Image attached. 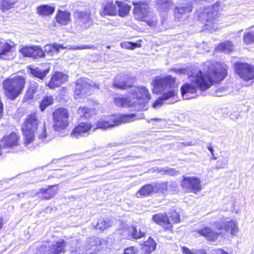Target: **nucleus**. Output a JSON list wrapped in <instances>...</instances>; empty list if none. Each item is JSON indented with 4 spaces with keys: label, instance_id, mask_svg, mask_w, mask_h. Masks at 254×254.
I'll return each instance as SVG.
<instances>
[{
    "label": "nucleus",
    "instance_id": "obj_10",
    "mask_svg": "<svg viewBox=\"0 0 254 254\" xmlns=\"http://www.w3.org/2000/svg\"><path fill=\"white\" fill-rule=\"evenodd\" d=\"M66 242L62 239L56 242L55 244L52 245L47 252V247L45 245H42L38 247L37 249V253L38 254H61L64 253L66 251L65 247Z\"/></svg>",
    "mask_w": 254,
    "mask_h": 254
},
{
    "label": "nucleus",
    "instance_id": "obj_28",
    "mask_svg": "<svg viewBox=\"0 0 254 254\" xmlns=\"http://www.w3.org/2000/svg\"><path fill=\"white\" fill-rule=\"evenodd\" d=\"M55 11V7L48 4H43L37 7V13L42 16L52 15Z\"/></svg>",
    "mask_w": 254,
    "mask_h": 254
},
{
    "label": "nucleus",
    "instance_id": "obj_11",
    "mask_svg": "<svg viewBox=\"0 0 254 254\" xmlns=\"http://www.w3.org/2000/svg\"><path fill=\"white\" fill-rule=\"evenodd\" d=\"M19 51L23 57L33 59H39L45 56L43 49L39 46H23Z\"/></svg>",
    "mask_w": 254,
    "mask_h": 254
},
{
    "label": "nucleus",
    "instance_id": "obj_29",
    "mask_svg": "<svg viewBox=\"0 0 254 254\" xmlns=\"http://www.w3.org/2000/svg\"><path fill=\"white\" fill-rule=\"evenodd\" d=\"M55 102V99L52 95H45L43 97L39 103V108L41 112H44L50 106L52 105Z\"/></svg>",
    "mask_w": 254,
    "mask_h": 254
},
{
    "label": "nucleus",
    "instance_id": "obj_56",
    "mask_svg": "<svg viewBox=\"0 0 254 254\" xmlns=\"http://www.w3.org/2000/svg\"><path fill=\"white\" fill-rule=\"evenodd\" d=\"M207 149L210 152L212 156H214V150L211 144H209L207 147Z\"/></svg>",
    "mask_w": 254,
    "mask_h": 254
},
{
    "label": "nucleus",
    "instance_id": "obj_41",
    "mask_svg": "<svg viewBox=\"0 0 254 254\" xmlns=\"http://www.w3.org/2000/svg\"><path fill=\"white\" fill-rule=\"evenodd\" d=\"M152 220L154 222H169L166 213H157L153 215Z\"/></svg>",
    "mask_w": 254,
    "mask_h": 254
},
{
    "label": "nucleus",
    "instance_id": "obj_52",
    "mask_svg": "<svg viewBox=\"0 0 254 254\" xmlns=\"http://www.w3.org/2000/svg\"><path fill=\"white\" fill-rule=\"evenodd\" d=\"M93 48V47L89 45H82L80 46H75L72 48L73 50H83V49H90Z\"/></svg>",
    "mask_w": 254,
    "mask_h": 254
},
{
    "label": "nucleus",
    "instance_id": "obj_26",
    "mask_svg": "<svg viewBox=\"0 0 254 254\" xmlns=\"http://www.w3.org/2000/svg\"><path fill=\"white\" fill-rule=\"evenodd\" d=\"M115 4L118 7L117 15L121 17L127 16L130 10L131 6L126 1L116 0Z\"/></svg>",
    "mask_w": 254,
    "mask_h": 254
},
{
    "label": "nucleus",
    "instance_id": "obj_8",
    "mask_svg": "<svg viewBox=\"0 0 254 254\" xmlns=\"http://www.w3.org/2000/svg\"><path fill=\"white\" fill-rule=\"evenodd\" d=\"M180 185L183 190L187 193L197 194L202 189L201 179L196 176H183Z\"/></svg>",
    "mask_w": 254,
    "mask_h": 254
},
{
    "label": "nucleus",
    "instance_id": "obj_50",
    "mask_svg": "<svg viewBox=\"0 0 254 254\" xmlns=\"http://www.w3.org/2000/svg\"><path fill=\"white\" fill-rule=\"evenodd\" d=\"M127 44L128 45V49L130 50H133L136 48H140L141 46L140 44H138L137 43H134L132 42H127Z\"/></svg>",
    "mask_w": 254,
    "mask_h": 254
},
{
    "label": "nucleus",
    "instance_id": "obj_22",
    "mask_svg": "<svg viewBox=\"0 0 254 254\" xmlns=\"http://www.w3.org/2000/svg\"><path fill=\"white\" fill-rule=\"evenodd\" d=\"M115 115H111L104 119L99 120L96 123V128L106 129L117 126Z\"/></svg>",
    "mask_w": 254,
    "mask_h": 254
},
{
    "label": "nucleus",
    "instance_id": "obj_12",
    "mask_svg": "<svg viewBox=\"0 0 254 254\" xmlns=\"http://www.w3.org/2000/svg\"><path fill=\"white\" fill-rule=\"evenodd\" d=\"M68 79V76L66 74L62 71H56L52 74L50 80L45 85L50 89H55L66 82Z\"/></svg>",
    "mask_w": 254,
    "mask_h": 254
},
{
    "label": "nucleus",
    "instance_id": "obj_42",
    "mask_svg": "<svg viewBox=\"0 0 254 254\" xmlns=\"http://www.w3.org/2000/svg\"><path fill=\"white\" fill-rule=\"evenodd\" d=\"M113 85L117 89H127L132 87L131 84H127V82H120L118 78H116L114 80Z\"/></svg>",
    "mask_w": 254,
    "mask_h": 254
},
{
    "label": "nucleus",
    "instance_id": "obj_19",
    "mask_svg": "<svg viewBox=\"0 0 254 254\" xmlns=\"http://www.w3.org/2000/svg\"><path fill=\"white\" fill-rule=\"evenodd\" d=\"M99 13L102 17L106 16H115L117 15L116 4L114 2L113 0L106 1L105 3L102 4Z\"/></svg>",
    "mask_w": 254,
    "mask_h": 254
},
{
    "label": "nucleus",
    "instance_id": "obj_48",
    "mask_svg": "<svg viewBox=\"0 0 254 254\" xmlns=\"http://www.w3.org/2000/svg\"><path fill=\"white\" fill-rule=\"evenodd\" d=\"M176 94L175 91L170 90L163 94L162 97L164 100H166L170 98L174 97Z\"/></svg>",
    "mask_w": 254,
    "mask_h": 254
},
{
    "label": "nucleus",
    "instance_id": "obj_47",
    "mask_svg": "<svg viewBox=\"0 0 254 254\" xmlns=\"http://www.w3.org/2000/svg\"><path fill=\"white\" fill-rule=\"evenodd\" d=\"M137 250L133 246L129 247L124 250L122 254H136Z\"/></svg>",
    "mask_w": 254,
    "mask_h": 254
},
{
    "label": "nucleus",
    "instance_id": "obj_37",
    "mask_svg": "<svg viewBox=\"0 0 254 254\" xmlns=\"http://www.w3.org/2000/svg\"><path fill=\"white\" fill-rule=\"evenodd\" d=\"M134 117V114H123L119 116L115 115V119L117 122L116 124L118 126L123 123L130 122L132 121V119Z\"/></svg>",
    "mask_w": 254,
    "mask_h": 254
},
{
    "label": "nucleus",
    "instance_id": "obj_55",
    "mask_svg": "<svg viewBox=\"0 0 254 254\" xmlns=\"http://www.w3.org/2000/svg\"><path fill=\"white\" fill-rule=\"evenodd\" d=\"M233 226H231L232 227L231 233L232 234H234L236 232L238 231V229L235 225V223H233Z\"/></svg>",
    "mask_w": 254,
    "mask_h": 254
},
{
    "label": "nucleus",
    "instance_id": "obj_53",
    "mask_svg": "<svg viewBox=\"0 0 254 254\" xmlns=\"http://www.w3.org/2000/svg\"><path fill=\"white\" fill-rule=\"evenodd\" d=\"M47 137V132L45 127L43 128L42 132L38 136L40 139H44Z\"/></svg>",
    "mask_w": 254,
    "mask_h": 254
},
{
    "label": "nucleus",
    "instance_id": "obj_49",
    "mask_svg": "<svg viewBox=\"0 0 254 254\" xmlns=\"http://www.w3.org/2000/svg\"><path fill=\"white\" fill-rule=\"evenodd\" d=\"M163 97H159L152 104V107L154 108H156L158 106H160L163 103Z\"/></svg>",
    "mask_w": 254,
    "mask_h": 254
},
{
    "label": "nucleus",
    "instance_id": "obj_15",
    "mask_svg": "<svg viewBox=\"0 0 254 254\" xmlns=\"http://www.w3.org/2000/svg\"><path fill=\"white\" fill-rule=\"evenodd\" d=\"M133 94L139 105L147 104L151 99L149 90L144 86L137 87V90Z\"/></svg>",
    "mask_w": 254,
    "mask_h": 254
},
{
    "label": "nucleus",
    "instance_id": "obj_18",
    "mask_svg": "<svg viewBox=\"0 0 254 254\" xmlns=\"http://www.w3.org/2000/svg\"><path fill=\"white\" fill-rule=\"evenodd\" d=\"M93 126L91 123L81 122L73 128L71 132V136L78 138L90 131Z\"/></svg>",
    "mask_w": 254,
    "mask_h": 254
},
{
    "label": "nucleus",
    "instance_id": "obj_60",
    "mask_svg": "<svg viewBox=\"0 0 254 254\" xmlns=\"http://www.w3.org/2000/svg\"><path fill=\"white\" fill-rule=\"evenodd\" d=\"M194 1L200 2V1H206L207 0H193Z\"/></svg>",
    "mask_w": 254,
    "mask_h": 254
},
{
    "label": "nucleus",
    "instance_id": "obj_57",
    "mask_svg": "<svg viewBox=\"0 0 254 254\" xmlns=\"http://www.w3.org/2000/svg\"><path fill=\"white\" fill-rule=\"evenodd\" d=\"M216 252H219L220 254H228V253L223 249H218L215 250Z\"/></svg>",
    "mask_w": 254,
    "mask_h": 254
},
{
    "label": "nucleus",
    "instance_id": "obj_54",
    "mask_svg": "<svg viewBox=\"0 0 254 254\" xmlns=\"http://www.w3.org/2000/svg\"><path fill=\"white\" fill-rule=\"evenodd\" d=\"M146 24L149 26H151V27H153V26H156L157 22V21H154V20H151V21H147L146 19V21H145Z\"/></svg>",
    "mask_w": 254,
    "mask_h": 254
},
{
    "label": "nucleus",
    "instance_id": "obj_7",
    "mask_svg": "<svg viewBox=\"0 0 254 254\" xmlns=\"http://www.w3.org/2000/svg\"><path fill=\"white\" fill-rule=\"evenodd\" d=\"M235 73L245 81L254 80V65L246 62H237L233 64Z\"/></svg>",
    "mask_w": 254,
    "mask_h": 254
},
{
    "label": "nucleus",
    "instance_id": "obj_20",
    "mask_svg": "<svg viewBox=\"0 0 254 254\" xmlns=\"http://www.w3.org/2000/svg\"><path fill=\"white\" fill-rule=\"evenodd\" d=\"M195 232L210 242L216 241L220 235V233L214 232L209 227H204L199 230H196Z\"/></svg>",
    "mask_w": 254,
    "mask_h": 254
},
{
    "label": "nucleus",
    "instance_id": "obj_61",
    "mask_svg": "<svg viewBox=\"0 0 254 254\" xmlns=\"http://www.w3.org/2000/svg\"><path fill=\"white\" fill-rule=\"evenodd\" d=\"M217 5V6H219V3H218V2H216L215 4H214L213 5V6H214V5Z\"/></svg>",
    "mask_w": 254,
    "mask_h": 254
},
{
    "label": "nucleus",
    "instance_id": "obj_25",
    "mask_svg": "<svg viewBox=\"0 0 254 254\" xmlns=\"http://www.w3.org/2000/svg\"><path fill=\"white\" fill-rule=\"evenodd\" d=\"M76 113L81 119H89L97 114L95 108H89L86 106H80L76 111Z\"/></svg>",
    "mask_w": 254,
    "mask_h": 254
},
{
    "label": "nucleus",
    "instance_id": "obj_38",
    "mask_svg": "<svg viewBox=\"0 0 254 254\" xmlns=\"http://www.w3.org/2000/svg\"><path fill=\"white\" fill-rule=\"evenodd\" d=\"M152 85L153 86L154 89L156 90L157 91H159L161 88H165L164 77H156L153 80Z\"/></svg>",
    "mask_w": 254,
    "mask_h": 254
},
{
    "label": "nucleus",
    "instance_id": "obj_45",
    "mask_svg": "<svg viewBox=\"0 0 254 254\" xmlns=\"http://www.w3.org/2000/svg\"><path fill=\"white\" fill-rule=\"evenodd\" d=\"M47 47H48L49 51L48 52H56L57 53L59 52L60 50H63L65 49V47H64L62 44L53 43L52 44H49L46 45Z\"/></svg>",
    "mask_w": 254,
    "mask_h": 254
},
{
    "label": "nucleus",
    "instance_id": "obj_44",
    "mask_svg": "<svg viewBox=\"0 0 254 254\" xmlns=\"http://www.w3.org/2000/svg\"><path fill=\"white\" fill-rule=\"evenodd\" d=\"M164 80L165 83V88H172L174 87L176 83V78L173 77L171 75H166L164 76Z\"/></svg>",
    "mask_w": 254,
    "mask_h": 254
},
{
    "label": "nucleus",
    "instance_id": "obj_62",
    "mask_svg": "<svg viewBox=\"0 0 254 254\" xmlns=\"http://www.w3.org/2000/svg\"><path fill=\"white\" fill-rule=\"evenodd\" d=\"M98 225H99V223H97V225L96 226V228L97 229H98V228H97V227H98Z\"/></svg>",
    "mask_w": 254,
    "mask_h": 254
},
{
    "label": "nucleus",
    "instance_id": "obj_63",
    "mask_svg": "<svg viewBox=\"0 0 254 254\" xmlns=\"http://www.w3.org/2000/svg\"><path fill=\"white\" fill-rule=\"evenodd\" d=\"M252 27H254V25L253 26H252Z\"/></svg>",
    "mask_w": 254,
    "mask_h": 254
},
{
    "label": "nucleus",
    "instance_id": "obj_4",
    "mask_svg": "<svg viewBox=\"0 0 254 254\" xmlns=\"http://www.w3.org/2000/svg\"><path fill=\"white\" fill-rule=\"evenodd\" d=\"M69 117L70 112L67 108L60 106L56 108L52 113L54 129L59 132L66 130L69 126Z\"/></svg>",
    "mask_w": 254,
    "mask_h": 254
},
{
    "label": "nucleus",
    "instance_id": "obj_6",
    "mask_svg": "<svg viewBox=\"0 0 254 254\" xmlns=\"http://www.w3.org/2000/svg\"><path fill=\"white\" fill-rule=\"evenodd\" d=\"M99 89L100 85L97 83H89L82 79H79L75 83L74 95L76 98H85L92 95L94 90Z\"/></svg>",
    "mask_w": 254,
    "mask_h": 254
},
{
    "label": "nucleus",
    "instance_id": "obj_5",
    "mask_svg": "<svg viewBox=\"0 0 254 254\" xmlns=\"http://www.w3.org/2000/svg\"><path fill=\"white\" fill-rule=\"evenodd\" d=\"M175 72L180 74H186L189 79L195 77L196 83L201 88H203L207 85L208 80L206 79L207 78L202 76V73L203 72V63L201 64V69H198L195 66H190L177 69Z\"/></svg>",
    "mask_w": 254,
    "mask_h": 254
},
{
    "label": "nucleus",
    "instance_id": "obj_43",
    "mask_svg": "<svg viewBox=\"0 0 254 254\" xmlns=\"http://www.w3.org/2000/svg\"><path fill=\"white\" fill-rule=\"evenodd\" d=\"M243 41L246 45L254 43V31H249L243 34Z\"/></svg>",
    "mask_w": 254,
    "mask_h": 254
},
{
    "label": "nucleus",
    "instance_id": "obj_40",
    "mask_svg": "<svg viewBox=\"0 0 254 254\" xmlns=\"http://www.w3.org/2000/svg\"><path fill=\"white\" fill-rule=\"evenodd\" d=\"M77 19L82 24L86 23L91 21V14L89 12H79L77 15Z\"/></svg>",
    "mask_w": 254,
    "mask_h": 254
},
{
    "label": "nucleus",
    "instance_id": "obj_30",
    "mask_svg": "<svg viewBox=\"0 0 254 254\" xmlns=\"http://www.w3.org/2000/svg\"><path fill=\"white\" fill-rule=\"evenodd\" d=\"M155 4L159 10L167 12L173 6L174 2L172 0H156Z\"/></svg>",
    "mask_w": 254,
    "mask_h": 254
},
{
    "label": "nucleus",
    "instance_id": "obj_46",
    "mask_svg": "<svg viewBox=\"0 0 254 254\" xmlns=\"http://www.w3.org/2000/svg\"><path fill=\"white\" fill-rule=\"evenodd\" d=\"M170 218L169 221H171L172 222H180V216L176 211L170 212Z\"/></svg>",
    "mask_w": 254,
    "mask_h": 254
},
{
    "label": "nucleus",
    "instance_id": "obj_33",
    "mask_svg": "<svg viewBox=\"0 0 254 254\" xmlns=\"http://www.w3.org/2000/svg\"><path fill=\"white\" fill-rule=\"evenodd\" d=\"M18 0H0V9L2 12H6L15 7Z\"/></svg>",
    "mask_w": 254,
    "mask_h": 254
},
{
    "label": "nucleus",
    "instance_id": "obj_32",
    "mask_svg": "<svg viewBox=\"0 0 254 254\" xmlns=\"http://www.w3.org/2000/svg\"><path fill=\"white\" fill-rule=\"evenodd\" d=\"M28 69L30 73L34 77L39 78L41 80H43L46 78L50 70L49 68L45 69L44 70H41L38 67L33 68L31 67H29Z\"/></svg>",
    "mask_w": 254,
    "mask_h": 254
},
{
    "label": "nucleus",
    "instance_id": "obj_34",
    "mask_svg": "<svg viewBox=\"0 0 254 254\" xmlns=\"http://www.w3.org/2000/svg\"><path fill=\"white\" fill-rule=\"evenodd\" d=\"M217 49L220 51L231 53L234 50V45L231 41L226 40L220 43Z\"/></svg>",
    "mask_w": 254,
    "mask_h": 254
},
{
    "label": "nucleus",
    "instance_id": "obj_13",
    "mask_svg": "<svg viewBox=\"0 0 254 254\" xmlns=\"http://www.w3.org/2000/svg\"><path fill=\"white\" fill-rule=\"evenodd\" d=\"M103 249V241L99 238L91 237L85 246V252L86 254H97Z\"/></svg>",
    "mask_w": 254,
    "mask_h": 254
},
{
    "label": "nucleus",
    "instance_id": "obj_36",
    "mask_svg": "<svg viewBox=\"0 0 254 254\" xmlns=\"http://www.w3.org/2000/svg\"><path fill=\"white\" fill-rule=\"evenodd\" d=\"M127 231L128 235L134 239H140L145 235L144 232L141 231L140 229L138 231L136 227L134 226H131L128 228Z\"/></svg>",
    "mask_w": 254,
    "mask_h": 254
},
{
    "label": "nucleus",
    "instance_id": "obj_21",
    "mask_svg": "<svg viewBox=\"0 0 254 254\" xmlns=\"http://www.w3.org/2000/svg\"><path fill=\"white\" fill-rule=\"evenodd\" d=\"M56 22L61 26L67 25L71 21L70 13L66 10L58 9L55 17Z\"/></svg>",
    "mask_w": 254,
    "mask_h": 254
},
{
    "label": "nucleus",
    "instance_id": "obj_1",
    "mask_svg": "<svg viewBox=\"0 0 254 254\" xmlns=\"http://www.w3.org/2000/svg\"><path fill=\"white\" fill-rule=\"evenodd\" d=\"M228 66L224 63L206 61L203 63L202 76L206 77L208 80L207 85L204 88H201L195 82V77L190 78V83H185L181 86L180 90L182 96L188 93L194 94L197 88L201 91H205L210 88L214 83H219L223 80L228 74Z\"/></svg>",
    "mask_w": 254,
    "mask_h": 254
},
{
    "label": "nucleus",
    "instance_id": "obj_23",
    "mask_svg": "<svg viewBox=\"0 0 254 254\" xmlns=\"http://www.w3.org/2000/svg\"><path fill=\"white\" fill-rule=\"evenodd\" d=\"M58 185L49 186L46 189H41L38 192V194H42V196L40 197V200H47L52 198L58 192V189H54L55 187Z\"/></svg>",
    "mask_w": 254,
    "mask_h": 254
},
{
    "label": "nucleus",
    "instance_id": "obj_9",
    "mask_svg": "<svg viewBox=\"0 0 254 254\" xmlns=\"http://www.w3.org/2000/svg\"><path fill=\"white\" fill-rule=\"evenodd\" d=\"M133 14L135 19L140 21H146V18L148 16V9L149 8L148 2L147 0H140L133 1Z\"/></svg>",
    "mask_w": 254,
    "mask_h": 254
},
{
    "label": "nucleus",
    "instance_id": "obj_39",
    "mask_svg": "<svg viewBox=\"0 0 254 254\" xmlns=\"http://www.w3.org/2000/svg\"><path fill=\"white\" fill-rule=\"evenodd\" d=\"M154 193H164L168 189V183L163 182L160 183H156L154 185Z\"/></svg>",
    "mask_w": 254,
    "mask_h": 254
},
{
    "label": "nucleus",
    "instance_id": "obj_24",
    "mask_svg": "<svg viewBox=\"0 0 254 254\" xmlns=\"http://www.w3.org/2000/svg\"><path fill=\"white\" fill-rule=\"evenodd\" d=\"M192 10L193 5L190 2H188L184 6H176L174 10V16L178 19H180L183 15L191 12Z\"/></svg>",
    "mask_w": 254,
    "mask_h": 254
},
{
    "label": "nucleus",
    "instance_id": "obj_58",
    "mask_svg": "<svg viewBox=\"0 0 254 254\" xmlns=\"http://www.w3.org/2000/svg\"><path fill=\"white\" fill-rule=\"evenodd\" d=\"M197 252L199 254H207L206 250H205L204 249H199V250L197 251Z\"/></svg>",
    "mask_w": 254,
    "mask_h": 254
},
{
    "label": "nucleus",
    "instance_id": "obj_35",
    "mask_svg": "<svg viewBox=\"0 0 254 254\" xmlns=\"http://www.w3.org/2000/svg\"><path fill=\"white\" fill-rule=\"evenodd\" d=\"M154 193V187L151 184H146L142 187L137 192L139 196H148Z\"/></svg>",
    "mask_w": 254,
    "mask_h": 254
},
{
    "label": "nucleus",
    "instance_id": "obj_64",
    "mask_svg": "<svg viewBox=\"0 0 254 254\" xmlns=\"http://www.w3.org/2000/svg\"><path fill=\"white\" fill-rule=\"evenodd\" d=\"M1 224V223H0V225Z\"/></svg>",
    "mask_w": 254,
    "mask_h": 254
},
{
    "label": "nucleus",
    "instance_id": "obj_16",
    "mask_svg": "<svg viewBox=\"0 0 254 254\" xmlns=\"http://www.w3.org/2000/svg\"><path fill=\"white\" fill-rule=\"evenodd\" d=\"M15 44L7 42L2 43L0 41V59L10 60L14 57Z\"/></svg>",
    "mask_w": 254,
    "mask_h": 254
},
{
    "label": "nucleus",
    "instance_id": "obj_31",
    "mask_svg": "<svg viewBox=\"0 0 254 254\" xmlns=\"http://www.w3.org/2000/svg\"><path fill=\"white\" fill-rule=\"evenodd\" d=\"M156 247V243L154 239L149 237L148 240L144 242L142 249L146 254H150L155 251Z\"/></svg>",
    "mask_w": 254,
    "mask_h": 254
},
{
    "label": "nucleus",
    "instance_id": "obj_59",
    "mask_svg": "<svg viewBox=\"0 0 254 254\" xmlns=\"http://www.w3.org/2000/svg\"><path fill=\"white\" fill-rule=\"evenodd\" d=\"M3 148V145L0 143V156L1 155L2 153V148Z\"/></svg>",
    "mask_w": 254,
    "mask_h": 254
},
{
    "label": "nucleus",
    "instance_id": "obj_14",
    "mask_svg": "<svg viewBox=\"0 0 254 254\" xmlns=\"http://www.w3.org/2000/svg\"><path fill=\"white\" fill-rule=\"evenodd\" d=\"M20 136L16 132H11L8 134L5 135L0 139L4 148H11L18 146L20 144Z\"/></svg>",
    "mask_w": 254,
    "mask_h": 254
},
{
    "label": "nucleus",
    "instance_id": "obj_17",
    "mask_svg": "<svg viewBox=\"0 0 254 254\" xmlns=\"http://www.w3.org/2000/svg\"><path fill=\"white\" fill-rule=\"evenodd\" d=\"M39 84L36 81L29 82L22 98L23 103H28L32 101L35 94L39 92Z\"/></svg>",
    "mask_w": 254,
    "mask_h": 254
},
{
    "label": "nucleus",
    "instance_id": "obj_3",
    "mask_svg": "<svg viewBox=\"0 0 254 254\" xmlns=\"http://www.w3.org/2000/svg\"><path fill=\"white\" fill-rule=\"evenodd\" d=\"M41 123V120L38 117L37 112L30 113L24 119L21 126V131L24 143L25 145H28L34 141L35 133Z\"/></svg>",
    "mask_w": 254,
    "mask_h": 254
},
{
    "label": "nucleus",
    "instance_id": "obj_2",
    "mask_svg": "<svg viewBox=\"0 0 254 254\" xmlns=\"http://www.w3.org/2000/svg\"><path fill=\"white\" fill-rule=\"evenodd\" d=\"M25 76L11 74L2 82V88L5 98L14 101L23 92L26 84Z\"/></svg>",
    "mask_w": 254,
    "mask_h": 254
},
{
    "label": "nucleus",
    "instance_id": "obj_51",
    "mask_svg": "<svg viewBox=\"0 0 254 254\" xmlns=\"http://www.w3.org/2000/svg\"><path fill=\"white\" fill-rule=\"evenodd\" d=\"M181 251L183 254H195V253L185 246L181 247Z\"/></svg>",
    "mask_w": 254,
    "mask_h": 254
},
{
    "label": "nucleus",
    "instance_id": "obj_27",
    "mask_svg": "<svg viewBox=\"0 0 254 254\" xmlns=\"http://www.w3.org/2000/svg\"><path fill=\"white\" fill-rule=\"evenodd\" d=\"M113 102L119 107H130L133 105L131 99L127 96L118 95L114 97Z\"/></svg>",
    "mask_w": 254,
    "mask_h": 254
}]
</instances>
